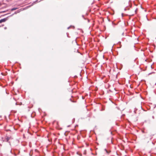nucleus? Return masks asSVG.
<instances>
[{"instance_id":"1","label":"nucleus","mask_w":156,"mask_h":156,"mask_svg":"<svg viewBox=\"0 0 156 156\" xmlns=\"http://www.w3.org/2000/svg\"><path fill=\"white\" fill-rule=\"evenodd\" d=\"M10 137L6 136L5 138V140L4 141L8 142L9 144V145L11 146V144L10 142L9 141V140H10Z\"/></svg>"},{"instance_id":"2","label":"nucleus","mask_w":156,"mask_h":156,"mask_svg":"<svg viewBox=\"0 0 156 156\" xmlns=\"http://www.w3.org/2000/svg\"><path fill=\"white\" fill-rule=\"evenodd\" d=\"M21 11V9H19V10H18L15 11L14 12V13L12 14V15H10L9 16H13L14 14H16L17 13L20 12Z\"/></svg>"},{"instance_id":"3","label":"nucleus","mask_w":156,"mask_h":156,"mask_svg":"<svg viewBox=\"0 0 156 156\" xmlns=\"http://www.w3.org/2000/svg\"><path fill=\"white\" fill-rule=\"evenodd\" d=\"M7 20V18H4L0 20V23L5 22Z\"/></svg>"},{"instance_id":"4","label":"nucleus","mask_w":156,"mask_h":156,"mask_svg":"<svg viewBox=\"0 0 156 156\" xmlns=\"http://www.w3.org/2000/svg\"><path fill=\"white\" fill-rule=\"evenodd\" d=\"M18 9L17 8H12L11 9V11H13L16 10V9Z\"/></svg>"},{"instance_id":"5","label":"nucleus","mask_w":156,"mask_h":156,"mask_svg":"<svg viewBox=\"0 0 156 156\" xmlns=\"http://www.w3.org/2000/svg\"><path fill=\"white\" fill-rule=\"evenodd\" d=\"M104 150L106 152L107 154H109L110 152V151H108L106 149H104Z\"/></svg>"},{"instance_id":"6","label":"nucleus","mask_w":156,"mask_h":156,"mask_svg":"<svg viewBox=\"0 0 156 156\" xmlns=\"http://www.w3.org/2000/svg\"><path fill=\"white\" fill-rule=\"evenodd\" d=\"M152 119H154V116H152Z\"/></svg>"},{"instance_id":"7","label":"nucleus","mask_w":156,"mask_h":156,"mask_svg":"<svg viewBox=\"0 0 156 156\" xmlns=\"http://www.w3.org/2000/svg\"><path fill=\"white\" fill-rule=\"evenodd\" d=\"M71 27V26H70V27H68V28H68V29H69V28H70Z\"/></svg>"},{"instance_id":"8","label":"nucleus","mask_w":156,"mask_h":156,"mask_svg":"<svg viewBox=\"0 0 156 156\" xmlns=\"http://www.w3.org/2000/svg\"><path fill=\"white\" fill-rule=\"evenodd\" d=\"M70 100L71 101H72V102H75V101H72L71 99H70Z\"/></svg>"},{"instance_id":"9","label":"nucleus","mask_w":156,"mask_h":156,"mask_svg":"<svg viewBox=\"0 0 156 156\" xmlns=\"http://www.w3.org/2000/svg\"><path fill=\"white\" fill-rule=\"evenodd\" d=\"M127 10V9L126 8H125L124 9V10H125V11H126V10Z\"/></svg>"},{"instance_id":"10","label":"nucleus","mask_w":156,"mask_h":156,"mask_svg":"<svg viewBox=\"0 0 156 156\" xmlns=\"http://www.w3.org/2000/svg\"><path fill=\"white\" fill-rule=\"evenodd\" d=\"M10 152L12 154V149L10 151Z\"/></svg>"},{"instance_id":"11","label":"nucleus","mask_w":156,"mask_h":156,"mask_svg":"<svg viewBox=\"0 0 156 156\" xmlns=\"http://www.w3.org/2000/svg\"><path fill=\"white\" fill-rule=\"evenodd\" d=\"M82 16L83 17L84 19H85V18H84V16H83V15H82Z\"/></svg>"},{"instance_id":"12","label":"nucleus","mask_w":156,"mask_h":156,"mask_svg":"<svg viewBox=\"0 0 156 156\" xmlns=\"http://www.w3.org/2000/svg\"><path fill=\"white\" fill-rule=\"evenodd\" d=\"M137 11V9H136L135 10V13H136V12Z\"/></svg>"},{"instance_id":"13","label":"nucleus","mask_w":156,"mask_h":156,"mask_svg":"<svg viewBox=\"0 0 156 156\" xmlns=\"http://www.w3.org/2000/svg\"><path fill=\"white\" fill-rule=\"evenodd\" d=\"M73 120V121L74 122V120H75V119H74Z\"/></svg>"},{"instance_id":"14","label":"nucleus","mask_w":156,"mask_h":156,"mask_svg":"<svg viewBox=\"0 0 156 156\" xmlns=\"http://www.w3.org/2000/svg\"><path fill=\"white\" fill-rule=\"evenodd\" d=\"M14 154V155L16 156V154Z\"/></svg>"},{"instance_id":"15","label":"nucleus","mask_w":156,"mask_h":156,"mask_svg":"<svg viewBox=\"0 0 156 156\" xmlns=\"http://www.w3.org/2000/svg\"><path fill=\"white\" fill-rule=\"evenodd\" d=\"M6 27H5V29H6Z\"/></svg>"},{"instance_id":"16","label":"nucleus","mask_w":156,"mask_h":156,"mask_svg":"<svg viewBox=\"0 0 156 156\" xmlns=\"http://www.w3.org/2000/svg\"><path fill=\"white\" fill-rule=\"evenodd\" d=\"M123 34H124V33H123L122 34V35H123Z\"/></svg>"},{"instance_id":"17","label":"nucleus","mask_w":156,"mask_h":156,"mask_svg":"<svg viewBox=\"0 0 156 156\" xmlns=\"http://www.w3.org/2000/svg\"><path fill=\"white\" fill-rule=\"evenodd\" d=\"M123 15V13H122V16Z\"/></svg>"}]
</instances>
